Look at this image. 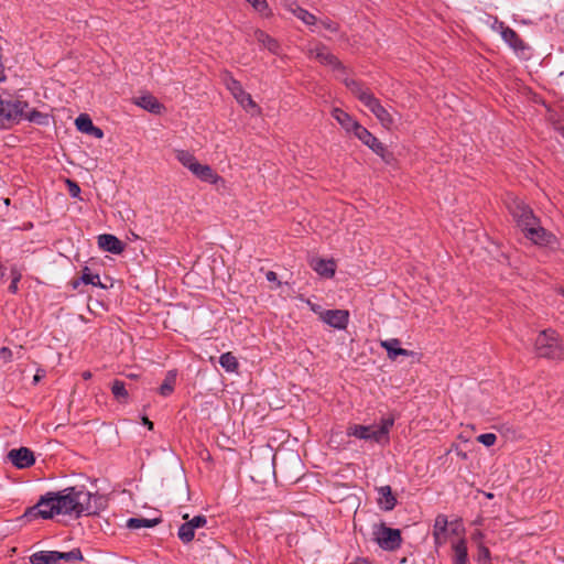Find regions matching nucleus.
Masks as SVG:
<instances>
[{"instance_id": "4", "label": "nucleus", "mask_w": 564, "mask_h": 564, "mask_svg": "<svg viewBox=\"0 0 564 564\" xmlns=\"http://www.w3.org/2000/svg\"><path fill=\"white\" fill-rule=\"evenodd\" d=\"M345 84L355 97L373 113L384 129L391 130L394 127L393 116L368 88L362 87L354 79H346Z\"/></svg>"}, {"instance_id": "42", "label": "nucleus", "mask_w": 564, "mask_h": 564, "mask_svg": "<svg viewBox=\"0 0 564 564\" xmlns=\"http://www.w3.org/2000/svg\"><path fill=\"white\" fill-rule=\"evenodd\" d=\"M66 185L68 187L69 195L72 197H78L80 194V187L74 181L66 180Z\"/></svg>"}, {"instance_id": "44", "label": "nucleus", "mask_w": 564, "mask_h": 564, "mask_svg": "<svg viewBox=\"0 0 564 564\" xmlns=\"http://www.w3.org/2000/svg\"><path fill=\"white\" fill-rule=\"evenodd\" d=\"M321 25L329 32H336L338 29V25L336 23L328 20L321 21Z\"/></svg>"}, {"instance_id": "23", "label": "nucleus", "mask_w": 564, "mask_h": 564, "mask_svg": "<svg viewBox=\"0 0 564 564\" xmlns=\"http://www.w3.org/2000/svg\"><path fill=\"white\" fill-rule=\"evenodd\" d=\"M80 283L84 284H91L94 286H99L101 289H105L106 285H104L100 281L99 274L93 273L88 267H85L82 271V275L78 280H74L72 282L73 289L77 290L80 285Z\"/></svg>"}, {"instance_id": "10", "label": "nucleus", "mask_w": 564, "mask_h": 564, "mask_svg": "<svg viewBox=\"0 0 564 564\" xmlns=\"http://www.w3.org/2000/svg\"><path fill=\"white\" fill-rule=\"evenodd\" d=\"M308 57L312 59L317 61L318 63L329 66L333 69H340L341 64L337 59L336 56H334L327 47H325L322 44H316L308 48Z\"/></svg>"}, {"instance_id": "3", "label": "nucleus", "mask_w": 564, "mask_h": 564, "mask_svg": "<svg viewBox=\"0 0 564 564\" xmlns=\"http://www.w3.org/2000/svg\"><path fill=\"white\" fill-rule=\"evenodd\" d=\"M345 84L355 97L373 113L384 129L391 130L394 127L393 116L368 88L362 87L354 79H346Z\"/></svg>"}, {"instance_id": "13", "label": "nucleus", "mask_w": 564, "mask_h": 564, "mask_svg": "<svg viewBox=\"0 0 564 564\" xmlns=\"http://www.w3.org/2000/svg\"><path fill=\"white\" fill-rule=\"evenodd\" d=\"M310 267L322 278L332 279L335 275L337 264L334 259L313 257Z\"/></svg>"}, {"instance_id": "51", "label": "nucleus", "mask_w": 564, "mask_h": 564, "mask_svg": "<svg viewBox=\"0 0 564 564\" xmlns=\"http://www.w3.org/2000/svg\"><path fill=\"white\" fill-rule=\"evenodd\" d=\"M350 564H371V563L366 558H358L357 561H355Z\"/></svg>"}, {"instance_id": "45", "label": "nucleus", "mask_w": 564, "mask_h": 564, "mask_svg": "<svg viewBox=\"0 0 564 564\" xmlns=\"http://www.w3.org/2000/svg\"><path fill=\"white\" fill-rule=\"evenodd\" d=\"M88 134L94 135L97 139L104 138V131L96 126L93 127V129L90 130V132Z\"/></svg>"}, {"instance_id": "48", "label": "nucleus", "mask_w": 564, "mask_h": 564, "mask_svg": "<svg viewBox=\"0 0 564 564\" xmlns=\"http://www.w3.org/2000/svg\"><path fill=\"white\" fill-rule=\"evenodd\" d=\"M142 423L147 425L149 430L153 429V423L147 416L142 417Z\"/></svg>"}, {"instance_id": "20", "label": "nucleus", "mask_w": 564, "mask_h": 564, "mask_svg": "<svg viewBox=\"0 0 564 564\" xmlns=\"http://www.w3.org/2000/svg\"><path fill=\"white\" fill-rule=\"evenodd\" d=\"M447 525L448 521L446 516L438 514L435 519L433 527V538L436 545H443L447 541Z\"/></svg>"}, {"instance_id": "43", "label": "nucleus", "mask_w": 564, "mask_h": 564, "mask_svg": "<svg viewBox=\"0 0 564 564\" xmlns=\"http://www.w3.org/2000/svg\"><path fill=\"white\" fill-rule=\"evenodd\" d=\"M0 358L3 359L6 362H9L12 360V351L8 347H2L0 349Z\"/></svg>"}, {"instance_id": "14", "label": "nucleus", "mask_w": 564, "mask_h": 564, "mask_svg": "<svg viewBox=\"0 0 564 564\" xmlns=\"http://www.w3.org/2000/svg\"><path fill=\"white\" fill-rule=\"evenodd\" d=\"M8 458L18 468H28L35 462L32 451L26 447H20L18 449H11L8 453Z\"/></svg>"}, {"instance_id": "22", "label": "nucleus", "mask_w": 564, "mask_h": 564, "mask_svg": "<svg viewBox=\"0 0 564 564\" xmlns=\"http://www.w3.org/2000/svg\"><path fill=\"white\" fill-rule=\"evenodd\" d=\"M499 29L501 37L511 48L514 51H522L525 48L522 40L512 29L505 26L503 24H500Z\"/></svg>"}, {"instance_id": "35", "label": "nucleus", "mask_w": 564, "mask_h": 564, "mask_svg": "<svg viewBox=\"0 0 564 564\" xmlns=\"http://www.w3.org/2000/svg\"><path fill=\"white\" fill-rule=\"evenodd\" d=\"M454 560H468L467 545L465 540H459L453 545Z\"/></svg>"}, {"instance_id": "8", "label": "nucleus", "mask_w": 564, "mask_h": 564, "mask_svg": "<svg viewBox=\"0 0 564 564\" xmlns=\"http://www.w3.org/2000/svg\"><path fill=\"white\" fill-rule=\"evenodd\" d=\"M373 541L384 551H395L401 546L402 536L399 529H392L384 523H377L372 527Z\"/></svg>"}, {"instance_id": "21", "label": "nucleus", "mask_w": 564, "mask_h": 564, "mask_svg": "<svg viewBox=\"0 0 564 564\" xmlns=\"http://www.w3.org/2000/svg\"><path fill=\"white\" fill-rule=\"evenodd\" d=\"M378 491V506L384 510L390 511L397 505V498L393 496L390 486H381L377 489Z\"/></svg>"}, {"instance_id": "29", "label": "nucleus", "mask_w": 564, "mask_h": 564, "mask_svg": "<svg viewBox=\"0 0 564 564\" xmlns=\"http://www.w3.org/2000/svg\"><path fill=\"white\" fill-rule=\"evenodd\" d=\"M176 383V372L169 371L163 383L159 388V393L163 397H169L175 388Z\"/></svg>"}, {"instance_id": "18", "label": "nucleus", "mask_w": 564, "mask_h": 564, "mask_svg": "<svg viewBox=\"0 0 564 564\" xmlns=\"http://www.w3.org/2000/svg\"><path fill=\"white\" fill-rule=\"evenodd\" d=\"M332 116L340 124V127L348 133H354L357 130V127L360 126V123L357 120H355L349 113L339 108H334L332 111Z\"/></svg>"}, {"instance_id": "41", "label": "nucleus", "mask_w": 564, "mask_h": 564, "mask_svg": "<svg viewBox=\"0 0 564 564\" xmlns=\"http://www.w3.org/2000/svg\"><path fill=\"white\" fill-rule=\"evenodd\" d=\"M187 522L191 524V527L194 530H196V529L205 527L206 523H207V519L204 516H195L194 518H192Z\"/></svg>"}, {"instance_id": "6", "label": "nucleus", "mask_w": 564, "mask_h": 564, "mask_svg": "<svg viewBox=\"0 0 564 564\" xmlns=\"http://www.w3.org/2000/svg\"><path fill=\"white\" fill-rule=\"evenodd\" d=\"M535 352L540 357L556 359L563 354V348L555 330H542L535 339Z\"/></svg>"}, {"instance_id": "15", "label": "nucleus", "mask_w": 564, "mask_h": 564, "mask_svg": "<svg viewBox=\"0 0 564 564\" xmlns=\"http://www.w3.org/2000/svg\"><path fill=\"white\" fill-rule=\"evenodd\" d=\"M191 173L199 181L208 184L216 185L224 183V178L207 164L198 162Z\"/></svg>"}, {"instance_id": "11", "label": "nucleus", "mask_w": 564, "mask_h": 564, "mask_svg": "<svg viewBox=\"0 0 564 564\" xmlns=\"http://www.w3.org/2000/svg\"><path fill=\"white\" fill-rule=\"evenodd\" d=\"M354 134L369 149H371L377 155L381 156L382 159L386 158L387 149L381 143L378 138H376L367 128L364 126L357 127V130L354 132Z\"/></svg>"}, {"instance_id": "36", "label": "nucleus", "mask_w": 564, "mask_h": 564, "mask_svg": "<svg viewBox=\"0 0 564 564\" xmlns=\"http://www.w3.org/2000/svg\"><path fill=\"white\" fill-rule=\"evenodd\" d=\"M254 11L258 13L268 17L270 14V9L267 0H246Z\"/></svg>"}, {"instance_id": "26", "label": "nucleus", "mask_w": 564, "mask_h": 564, "mask_svg": "<svg viewBox=\"0 0 564 564\" xmlns=\"http://www.w3.org/2000/svg\"><path fill=\"white\" fill-rule=\"evenodd\" d=\"M256 41L273 54H279L280 45L276 40L261 30L254 31Z\"/></svg>"}, {"instance_id": "38", "label": "nucleus", "mask_w": 564, "mask_h": 564, "mask_svg": "<svg viewBox=\"0 0 564 564\" xmlns=\"http://www.w3.org/2000/svg\"><path fill=\"white\" fill-rule=\"evenodd\" d=\"M11 276H12V281H11V284L9 285V291L11 293H17L18 292V284L22 278V274L21 272L19 271L18 268L13 267L11 269Z\"/></svg>"}, {"instance_id": "40", "label": "nucleus", "mask_w": 564, "mask_h": 564, "mask_svg": "<svg viewBox=\"0 0 564 564\" xmlns=\"http://www.w3.org/2000/svg\"><path fill=\"white\" fill-rule=\"evenodd\" d=\"M489 560H490V552H489V550L486 546L480 545L479 549H478L477 561L479 563L490 564Z\"/></svg>"}, {"instance_id": "9", "label": "nucleus", "mask_w": 564, "mask_h": 564, "mask_svg": "<svg viewBox=\"0 0 564 564\" xmlns=\"http://www.w3.org/2000/svg\"><path fill=\"white\" fill-rule=\"evenodd\" d=\"M224 83L227 89L231 93L234 98L241 107H243L246 110L259 111V107L253 101L251 95L245 91L241 84L238 80H236L230 74L225 75Z\"/></svg>"}, {"instance_id": "2", "label": "nucleus", "mask_w": 564, "mask_h": 564, "mask_svg": "<svg viewBox=\"0 0 564 564\" xmlns=\"http://www.w3.org/2000/svg\"><path fill=\"white\" fill-rule=\"evenodd\" d=\"M505 204L529 240L540 246H552L554 243V236L540 226L532 210L519 197L507 194Z\"/></svg>"}, {"instance_id": "30", "label": "nucleus", "mask_w": 564, "mask_h": 564, "mask_svg": "<svg viewBox=\"0 0 564 564\" xmlns=\"http://www.w3.org/2000/svg\"><path fill=\"white\" fill-rule=\"evenodd\" d=\"M111 392L117 401H119L121 403H127L129 393H128L126 386L122 381L115 380L111 386Z\"/></svg>"}, {"instance_id": "17", "label": "nucleus", "mask_w": 564, "mask_h": 564, "mask_svg": "<svg viewBox=\"0 0 564 564\" xmlns=\"http://www.w3.org/2000/svg\"><path fill=\"white\" fill-rule=\"evenodd\" d=\"M133 102L151 113L160 115L164 110V106L151 94H143L134 98Z\"/></svg>"}, {"instance_id": "46", "label": "nucleus", "mask_w": 564, "mask_h": 564, "mask_svg": "<svg viewBox=\"0 0 564 564\" xmlns=\"http://www.w3.org/2000/svg\"><path fill=\"white\" fill-rule=\"evenodd\" d=\"M307 305L311 307V310H312L314 313H316V314H318V315H319V312H324V311L321 308V306H319V305H316V304L312 303L311 301H307Z\"/></svg>"}, {"instance_id": "27", "label": "nucleus", "mask_w": 564, "mask_h": 564, "mask_svg": "<svg viewBox=\"0 0 564 564\" xmlns=\"http://www.w3.org/2000/svg\"><path fill=\"white\" fill-rule=\"evenodd\" d=\"M175 159L189 172L197 165L198 160L195 158L193 153L187 150L176 149L174 150Z\"/></svg>"}, {"instance_id": "52", "label": "nucleus", "mask_w": 564, "mask_h": 564, "mask_svg": "<svg viewBox=\"0 0 564 564\" xmlns=\"http://www.w3.org/2000/svg\"><path fill=\"white\" fill-rule=\"evenodd\" d=\"M91 378V373L89 371L83 372V379L88 380Z\"/></svg>"}, {"instance_id": "5", "label": "nucleus", "mask_w": 564, "mask_h": 564, "mask_svg": "<svg viewBox=\"0 0 564 564\" xmlns=\"http://www.w3.org/2000/svg\"><path fill=\"white\" fill-rule=\"evenodd\" d=\"M394 420L391 417L381 420L380 424L372 425H360L350 424L346 433L348 436H354L358 440L371 441L380 443L382 440H387L390 429L392 427Z\"/></svg>"}, {"instance_id": "28", "label": "nucleus", "mask_w": 564, "mask_h": 564, "mask_svg": "<svg viewBox=\"0 0 564 564\" xmlns=\"http://www.w3.org/2000/svg\"><path fill=\"white\" fill-rule=\"evenodd\" d=\"M160 522V519L130 518L127 520V528L139 530L142 528H153Z\"/></svg>"}, {"instance_id": "53", "label": "nucleus", "mask_w": 564, "mask_h": 564, "mask_svg": "<svg viewBox=\"0 0 564 564\" xmlns=\"http://www.w3.org/2000/svg\"><path fill=\"white\" fill-rule=\"evenodd\" d=\"M454 564H468V560H454Z\"/></svg>"}, {"instance_id": "19", "label": "nucleus", "mask_w": 564, "mask_h": 564, "mask_svg": "<svg viewBox=\"0 0 564 564\" xmlns=\"http://www.w3.org/2000/svg\"><path fill=\"white\" fill-rule=\"evenodd\" d=\"M400 340L397 338H390L380 343L381 347L387 350L388 357L391 360H395L399 356H412L413 352L400 347Z\"/></svg>"}, {"instance_id": "47", "label": "nucleus", "mask_w": 564, "mask_h": 564, "mask_svg": "<svg viewBox=\"0 0 564 564\" xmlns=\"http://www.w3.org/2000/svg\"><path fill=\"white\" fill-rule=\"evenodd\" d=\"M265 278H267V280H268V281H270V282H274V281H276V279H278L276 273H275V272H273V271H268V272L265 273Z\"/></svg>"}, {"instance_id": "12", "label": "nucleus", "mask_w": 564, "mask_h": 564, "mask_svg": "<svg viewBox=\"0 0 564 564\" xmlns=\"http://www.w3.org/2000/svg\"><path fill=\"white\" fill-rule=\"evenodd\" d=\"M319 318L330 327L345 329L349 322V312L346 310H327L319 312Z\"/></svg>"}, {"instance_id": "37", "label": "nucleus", "mask_w": 564, "mask_h": 564, "mask_svg": "<svg viewBox=\"0 0 564 564\" xmlns=\"http://www.w3.org/2000/svg\"><path fill=\"white\" fill-rule=\"evenodd\" d=\"M24 117L31 121L35 122L37 124H47L48 123V116L45 113H42L36 110H32L29 113H24Z\"/></svg>"}, {"instance_id": "24", "label": "nucleus", "mask_w": 564, "mask_h": 564, "mask_svg": "<svg viewBox=\"0 0 564 564\" xmlns=\"http://www.w3.org/2000/svg\"><path fill=\"white\" fill-rule=\"evenodd\" d=\"M285 9L290 11L293 15L300 19L306 25H314L316 23V18L310 13L307 10L299 7L295 2H285Z\"/></svg>"}, {"instance_id": "34", "label": "nucleus", "mask_w": 564, "mask_h": 564, "mask_svg": "<svg viewBox=\"0 0 564 564\" xmlns=\"http://www.w3.org/2000/svg\"><path fill=\"white\" fill-rule=\"evenodd\" d=\"M177 535L183 543H189L195 536V530L186 521L180 527Z\"/></svg>"}, {"instance_id": "55", "label": "nucleus", "mask_w": 564, "mask_h": 564, "mask_svg": "<svg viewBox=\"0 0 564 564\" xmlns=\"http://www.w3.org/2000/svg\"><path fill=\"white\" fill-rule=\"evenodd\" d=\"M9 203H10V200H9V198H7V199L4 200V204H7V205H8Z\"/></svg>"}, {"instance_id": "31", "label": "nucleus", "mask_w": 564, "mask_h": 564, "mask_svg": "<svg viewBox=\"0 0 564 564\" xmlns=\"http://www.w3.org/2000/svg\"><path fill=\"white\" fill-rule=\"evenodd\" d=\"M219 364L228 372H235L238 369V360L231 352L223 354Z\"/></svg>"}, {"instance_id": "16", "label": "nucleus", "mask_w": 564, "mask_h": 564, "mask_svg": "<svg viewBox=\"0 0 564 564\" xmlns=\"http://www.w3.org/2000/svg\"><path fill=\"white\" fill-rule=\"evenodd\" d=\"M98 246L104 251H108L113 254H120L124 250V243L121 240H119L116 236L110 234L99 235Z\"/></svg>"}, {"instance_id": "39", "label": "nucleus", "mask_w": 564, "mask_h": 564, "mask_svg": "<svg viewBox=\"0 0 564 564\" xmlns=\"http://www.w3.org/2000/svg\"><path fill=\"white\" fill-rule=\"evenodd\" d=\"M477 441L479 443H481L482 445L490 447V446L495 445V443L497 442V436L494 433H485V434H480L477 437Z\"/></svg>"}, {"instance_id": "33", "label": "nucleus", "mask_w": 564, "mask_h": 564, "mask_svg": "<svg viewBox=\"0 0 564 564\" xmlns=\"http://www.w3.org/2000/svg\"><path fill=\"white\" fill-rule=\"evenodd\" d=\"M75 126L82 133L88 134L94 127L93 120L86 113L79 115L75 120Z\"/></svg>"}, {"instance_id": "56", "label": "nucleus", "mask_w": 564, "mask_h": 564, "mask_svg": "<svg viewBox=\"0 0 564 564\" xmlns=\"http://www.w3.org/2000/svg\"><path fill=\"white\" fill-rule=\"evenodd\" d=\"M563 294H564V291H563Z\"/></svg>"}, {"instance_id": "54", "label": "nucleus", "mask_w": 564, "mask_h": 564, "mask_svg": "<svg viewBox=\"0 0 564 564\" xmlns=\"http://www.w3.org/2000/svg\"><path fill=\"white\" fill-rule=\"evenodd\" d=\"M4 274H6V269L2 265H0V278H3Z\"/></svg>"}, {"instance_id": "32", "label": "nucleus", "mask_w": 564, "mask_h": 564, "mask_svg": "<svg viewBox=\"0 0 564 564\" xmlns=\"http://www.w3.org/2000/svg\"><path fill=\"white\" fill-rule=\"evenodd\" d=\"M84 560L79 549H73L68 552H58V562L77 563Z\"/></svg>"}, {"instance_id": "7", "label": "nucleus", "mask_w": 564, "mask_h": 564, "mask_svg": "<svg viewBox=\"0 0 564 564\" xmlns=\"http://www.w3.org/2000/svg\"><path fill=\"white\" fill-rule=\"evenodd\" d=\"M28 104L21 100H3L0 98V129H10L19 123L25 113Z\"/></svg>"}, {"instance_id": "49", "label": "nucleus", "mask_w": 564, "mask_h": 564, "mask_svg": "<svg viewBox=\"0 0 564 564\" xmlns=\"http://www.w3.org/2000/svg\"><path fill=\"white\" fill-rule=\"evenodd\" d=\"M43 376H44L43 373L37 371L36 375L33 377V382L37 383L43 378Z\"/></svg>"}, {"instance_id": "1", "label": "nucleus", "mask_w": 564, "mask_h": 564, "mask_svg": "<svg viewBox=\"0 0 564 564\" xmlns=\"http://www.w3.org/2000/svg\"><path fill=\"white\" fill-rule=\"evenodd\" d=\"M94 496L83 489L69 487L57 492H47L39 502L24 512L29 519H52L58 514L94 513L96 508L91 505Z\"/></svg>"}, {"instance_id": "50", "label": "nucleus", "mask_w": 564, "mask_h": 564, "mask_svg": "<svg viewBox=\"0 0 564 564\" xmlns=\"http://www.w3.org/2000/svg\"><path fill=\"white\" fill-rule=\"evenodd\" d=\"M4 79H6V75H4L3 64L0 63V82H3Z\"/></svg>"}, {"instance_id": "25", "label": "nucleus", "mask_w": 564, "mask_h": 564, "mask_svg": "<svg viewBox=\"0 0 564 564\" xmlns=\"http://www.w3.org/2000/svg\"><path fill=\"white\" fill-rule=\"evenodd\" d=\"M31 564H58V551H40L30 556Z\"/></svg>"}]
</instances>
